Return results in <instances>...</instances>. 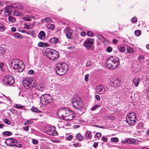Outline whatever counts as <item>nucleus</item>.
<instances>
[{
  "label": "nucleus",
  "mask_w": 149,
  "mask_h": 149,
  "mask_svg": "<svg viewBox=\"0 0 149 149\" xmlns=\"http://www.w3.org/2000/svg\"><path fill=\"white\" fill-rule=\"evenodd\" d=\"M73 145L75 147H77L81 146L80 144L79 143H74L73 144Z\"/></svg>",
  "instance_id": "6e6d98bb"
},
{
  "label": "nucleus",
  "mask_w": 149,
  "mask_h": 149,
  "mask_svg": "<svg viewBox=\"0 0 149 149\" xmlns=\"http://www.w3.org/2000/svg\"><path fill=\"white\" fill-rule=\"evenodd\" d=\"M141 128H140V133H143V134H141L143 135V134H145L144 130L145 129H146L144 128H142V127H143V124H142V123H141L140 122V127L141 126Z\"/></svg>",
  "instance_id": "7c9ffc66"
},
{
  "label": "nucleus",
  "mask_w": 149,
  "mask_h": 149,
  "mask_svg": "<svg viewBox=\"0 0 149 149\" xmlns=\"http://www.w3.org/2000/svg\"><path fill=\"white\" fill-rule=\"evenodd\" d=\"M27 91L29 93L30 95H31L33 97H36L38 96V94L35 92V91L33 90V87H32V89L30 90L27 89Z\"/></svg>",
  "instance_id": "6ab92c4d"
},
{
  "label": "nucleus",
  "mask_w": 149,
  "mask_h": 149,
  "mask_svg": "<svg viewBox=\"0 0 149 149\" xmlns=\"http://www.w3.org/2000/svg\"><path fill=\"white\" fill-rule=\"evenodd\" d=\"M11 112L14 115H17V111L14 109H10Z\"/></svg>",
  "instance_id": "37998d69"
},
{
  "label": "nucleus",
  "mask_w": 149,
  "mask_h": 149,
  "mask_svg": "<svg viewBox=\"0 0 149 149\" xmlns=\"http://www.w3.org/2000/svg\"><path fill=\"white\" fill-rule=\"evenodd\" d=\"M13 36L16 38L22 39L23 38L22 36L21 35L20 33H14L12 36Z\"/></svg>",
  "instance_id": "393cba45"
},
{
  "label": "nucleus",
  "mask_w": 149,
  "mask_h": 149,
  "mask_svg": "<svg viewBox=\"0 0 149 149\" xmlns=\"http://www.w3.org/2000/svg\"><path fill=\"white\" fill-rule=\"evenodd\" d=\"M58 65H59L61 68H63V70H62V71H63L64 72H66L68 70V66L66 64L60 63H58Z\"/></svg>",
  "instance_id": "f3484780"
},
{
  "label": "nucleus",
  "mask_w": 149,
  "mask_h": 149,
  "mask_svg": "<svg viewBox=\"0 0 149 149\" xmlns=\"http://www.w3.org/2000/svg\"><path fill=\"white\" fill-rule=\"evenodd\" d=\"M12 8L10 6H6L5 8L4 14L6 16H9L12 13Z\"/></svg>",
  "instance_id": "dca6fc26"
},
{
  "label": "nucleus",
  "mask_w": 149,
  "mask_h": 149,
  "mask_svg": "<svg viewBox=\"0 0 149 149\" xmlns=\"http://www.w3.org/2000/svg\"><path fill=\"white\" fill-rule=\"evenodd\" d=\"M4 122L7 125H10L11 122L7 119L5 118L3 120Z\"/></svg>",
  "instance_id": "c03bdc74"
},
{
  "label": "nucleus",
  "mask_w": 149,
  "mask_h": 149,
  "mask_svg": "<svg viewBox=\"0 0 149 149\" xmlns=\"http://www.w3.org/2000/svg\"><path fill=\"white\" fill-rule=\"evenodd\" d=\"M22 83L24 87L26 89L30 90L32 89V87L35 86L36 82L35 80H32L29 78H26L23 80Z\"/></svg>",
  "instance_id": "39448f33"
},
{
  "label": "nucleus",
  "mask_w": 149,
  "mask_h": 149,
  "mask_svg": "<svg viewBox=\"0 0 149 149\" xmlns=\"http://www.w3.org/2000/svg\"><path fill=\"white\" fill-rule=\"evenodd\" d=\"M145 134H143V136H149V128L148 130L145 129Z\"/></svg>",
  "instance_id": "473e14b6"
},
{
  "label": "nucleus",
  "mask_w": 149,
  "mask_h": 149,
  "mask_svg": "<svg viewBox=\"0 0 149 149\" xmlns=\"http://www.w3.org/2000/svg\"><path fill=\"white\" fill-rule=\"evenodd\" d=\"M112 49L111 47H109L107 49V52H110L112 51Z\"/></svg>",
  "instance_id": "3c124183"
},
{
  "label": "nucleus",
  "mask_w": 149,
  "mask_h": 149,
  "mask_svg": "<svg viewBox=\"0 0 149 149\" xmlns=\"http://www.w3.org/2000/svg\"><path fill=\"white\" fill-rule=\"evenodd\" d=\"M8 21L10 22L13 23L15 22V19L13 17L10 16H9Z\"/></svg>",
  "instance_id": "c756f323"
},
{
  "label": "nucleus",
  "mask_w": 149,
  "mask_h": 149,
  "mask_svg": "<svg viewBox=\"0 0 149 149\" xmlns=\"http://www.w3.org/2000/svg\"><path fill=\"white\" fill-rule=\"evenodd\" d=\"M57 114L59 118L66 121L72 120L75 116V114L73 111L65 108L58 110L57 111Z\"/></svg>",
  "instance_id": "f257e3e1"
},
{
  "label": "nucleus",
  "mask_w": 149,
  "mask_h": 149,
  "mask_svg": "<svg viewBox=\"0 0 149 149\" xmlns=\"http://www.w3.org/2000/svg\"><path fill=\"white\" fill-rule=\"evenodd\" d=\"M23 20L26 21H29L31 20V19L30 18L28 17H23Z\"/></svg>",
  "instance_id": "79ce46f5"
},
{
  "label": "nucleus",
  "mask_w": 149,
  "mask_h": 149,
  "mask_svg": "<svg viewBox=\"0 0 149 149\" xmlns=\"http://www.w3.org/2000/svg\"><path fill=\"white\" fill-rule=\"evenodd\" d=\"M94 40L91 38H88L84 42V46L88 49L93 50L94 47L93 45Z\"/></svg>",
  "instance_id": "6e6552de"
},
{
  "label": "nucleus",
  "mask_w": 149,
  "mask_h": 149,
  "mask_svg": "<svg viewBox=\"0 0 149 149\" xmlns=\"http://www.w3.org/2000/svg\"><path fill=\"white\" fill-rule=\"evenodd\" d=\"M106 64L109 68L115 69L120 65L119 59L117 57H110L107 59Z\"/></svg>",
  "instance_id": "7ed1b4c3"
},
{
  "label": "nucleus",
  "mask_w": 149,
  "mask_h": 149,
  "mask_svg": "<svg viewBox=\"0 0 149 149\" xmlns=\"http://www.w3.org/2000/svg\"><path fill=\"white\" fill-rule=\"evenodd\" d=\"M64 33L66 34V37L69 39L72 38V31L70 27H66L64 30Z\"/></svg>",
  "instance_id": "f8f14e48"
},
{
  "label": "nucleus",
  "mask_w": 149,
  "mask_h": 149,
  "mask_svg": "<svg viewBox=\"0 0 149 149\" xmlns=\"http://www.w3.org/2000/svg\"><path fill=\"white\" fill-rule=\"evenodd\" d=\"M89 75L88 74H87L85 76V80L86 81H88V77Z\"/></svg>",
  "instance_id": "603ef678"
},
{
  "label": "nucleus",
  "mask_w": 149,
  "mask_h": 149,
  "mask_svg": "<svg viewBox=\"0 0 149 149\" xmlns=\"http://www.w3.org/2000/svg\"><path fill=\"white\" fill-rule=\"evenodd\" d=\"M62 70H63L59 65H58V64L57 65L55 68L56 72L59 75H62L66 72H64L63 71H62Z\"/></svg>",
  "instance_id": "ddd939ff"
},
{
  "label": "nucleus",
  "mask_w": 149,
  "mask_h": 149,
  "mask_svg": "<svg viewBox=\"0 0 149 149\" xmlns=\"http://www.w3.org/2000/svg\"><path fill=\"white\" fill-rule=\"evenodd\" d=\"M4 66V64L2 63H0V68L2 70Z\"/></svg>",
  "instance_id": "338daca9"
},
{
  "label": "nucleus",
  "mask_w": 149,
  "mask_h": 149,
  "mask_svg": "<svg viewBox=\"0 0 149 149\" xmlns=\"http://www.w3.org/2000/svg\"><path fill=\"white\" fill-rule=\"evenodd\" d=\"M87 34L88 36L90 37H92L93 36V34L92 31H88L87 32Z\"/></svg>",
  "instance_id": "49530a36"
},
{
  "label": "nucleus",
  "mask_w": 149,
  "mask_h": 149,
  "mask_svg": "<svg viewBox=\"0 0 149 149\" xmlns=\"http://www.w3.org/2000/svg\"><path fill=\"white\" fill-rule=\"evenodd\" d=\"M12 133L9 131H5L3 132V134L5 136H10L12 135Z\"/></svg>",
  "instance_id": "c85d7f7f"
},
{
  "label": "nucleus",
  "mask_w": 149,
  "mask_h": 149,
  "mask_svg": "<svg viewBox=\"0 0 149 149\" xmlns=\"http://www.w3.org/2000/svg\"><path fill=\"white\" fill-rule=\"evenodd\" d=\"M34 26L33 24H30L29 25V29H32L34 27Z\"/></svg>",
  "instance_id": "0e129e2a"
},
{
  "label": "nucleus",
  "mask_w": 149,
  "mask_h": 149,
  "mask_svg": "<svg viewBox=\"0 0 149 149\" xmlns=\"http://www.w3.org/2000/svg\"><path fill=\"white\" fill-rule=\"evenodd\" d=\"M72 102L73 107L76 109H79L81 108L82 101L81 99L79 98H74Z\"/></svg>",
  "instance_id": "9d476101"
},
{
  "label": "nucleus",
  "mask_w": 149,
  "mask_h": 149,
  "mask_svg": "<svg viewBox=\"0 0 149 149\" xmlns=\"http://www.w3.org/2000/svg\"><path fill=\"white\" fill-rule=\"evenodd\" d=\"M34 72L33 70H29L28 71V73L31 75L33 74H34Z\"/></svg>",
  "instance_id": "052dcab7"
},
{
  "label": "nucleus",
  "mask_w": 149,
  "mask_h": 149,
  "mask_svg": "<svg viewBox=\"0 0 149 149\" xmlns=\"http://www.w3.org/2000/svg\"><path fill=\"white\" fill-rule=\"evenodd\" d=\"M118 49L120 52H123L125 51V48L124 46H120L118 47Z\"/></svg>",
  "instance_id": "2f4dec72"
},
{
  "label": "nucleus",
  "mask_w": 149,
  "mask_h": 149,
  "mask_svg": "<svg viewBox=\"0 0 149 149\" xmlns=\"http://www.w3.org/2000/svg\"><path fill=\"white\" fill-rule=\"evenodd\" d=\"M134 33L136 36H140V31L139 30L135 31Z\"/></svg>",
  "instance_id": "864d4df0"
},
{
  "label": "nucleus",
  "mask_w": 149,
  "mask_h": 149,
  "mask_svg": "<svg viewBox=\"0 0 149 149\" xmlns=\"http://www.w3.org/2000/svg\"><path fill=\"white\" fill-rule=\"evenodd\" d=\"M96 91L98 94H102L105 91V88L103 85H100L96 87Z\"/></svg>",
  "instance_id": "2eb2a0df"
},
{
  "label": "nucleus",
  "mask_w": 149,
  "mask_h": 149,
  "mask_svg": "<svg viewBox=\"0 0 149 149\" xmlns=\"http://www.w3.org/2000/svg\"><path fill=\"white\" fill-rule=\"evenodd\" d=\"M92 63L91 61H88L86 63V65L87 67H89L91 66Z\"/></svg>",
  "instance_id": "5fc2aeb1"
},
{
  "label": "nucleus",
  "mask_w": 149,
  "mask_h": 149,
  "mask_svg": "<svg viewBox=\"0 0 149 149\" xmlns=\"http://www.w3.org/2000/svg\"><path fill=\"white\" fill-rule=\"evenodd\" d=\"M113 82L114 83V87H116L119 85V81L118 80H114V81Z\"/></svg>",
  "instance_id": "72a5a7b5"
},
{
  "label": "nucleus",
  "mask_w": 149,
  "mask_h": 149,
  "mask_svg": "<svg viewBox=\"0 0 149 149\" xmlns=\"http://www.w3.org/2000/svg\"><path fill=\"white\" fill-rule=\"evenodd\" d=\"M46 133L51 136H56L58 134L57 132L55 130V127H49L47 129Z\"/></svg>",
  "instance_id": "9b49d317"
},
{
  "label": "nucleus",
  "mask_w": 149,
  "mask_h": 149,
  "mask_svg": "<svg viewBox=\"0 0 149 149\" xmlns=\"http://www.w3.org/2000/svg\"><path fill=\"white\" fill-rule=\"evenodd\" d=\"M97 37L101 40H102L104 39V37L100 35H98L97 36Z\"/></svg>",
  "instance_id": "13d9d810"
},
{
  "label": "nucleus",
  "mask_w": 149,
  "mask_h": 149,
  "mask_svg": "<svg viewBox=\"0 0 149 149\" xmlns=\"http://www.w3.org/2000/svg\"><path fill=\"white\" fill-rule=\"evenodd\" d=\"M137 18L136 17H134L132 18L131 21L132 23H135L137 21Z\"/></svg>",
  "instance_id": "ea45409f"
},
{
  "label": "nucleus",
  "mask_w": 149,
  "mask_h": 149,
  "mask_svg": "<svg viewBox=\"0 0 149 149\" xmlns=\"http://www.w3.org/2000/svg\"><path fill=\"white\" fill-rule=\"evenodd\" d=\"M114 81V80H110L109 81V84L112 87H114V83L113 82Z\"/></svg>",
  "instance_id": "4d7b16f0"
},
{
  "label": "nucleus",
  "mask_w": 149,
  "mask_h": 149,
  "mask_svg": "<svg viewBox=\"0 0 149 149\" xmlns=\"http://www.w3.org/2000/svg\"><path fill=\"white\" fill-rule=\"evenodd\" d=\"M33 123V121L32 120H27L24 123V124L26 125L28 124H32Z\"/></svg>",
  "instance_id": "09e8293b"
},
{
  "label": "nucleus",
  "mask_w": 149,
  "mask_h": 149,
  "mask_svg": "<svg viewBox=\"0 0 149 149\" xmlns=\"http://www.w3.org/2000/svg\"><path fill=\"white\" fill-rule=\"evenodd\" d=\"M101 139L104 142H107V138L105 137L104 136H103Z\"/></svg>",
  "instance_id": "bf43d9fd"
},
{
  "label": "nucleus",
  "mask_w": 149,
  "mask_h": 149,
  "mask_svg": "<svg viewBox=\"0 0 149 149\" xmlns=\"http://www.w3.org/2000/svg\"><path fill=\"white\" fill-rule=\"evenodd\" d=\"M10 63L12 67L17 72H22L25 68L24 65L22 61L18 59H13Z\"/></svg>",
  "instance_id": "f03ea898"
},
{
  "label": "nucleus",
  "mask_w": 149,
  "mask_h": 149,
  "mask_svg": "<svg viewBox=\"0 0 149 149\" xmlns=\"http://www.w3.org/2000/svg\"><path fill=\"white\" fill-rule=\"evenodd\" d=\"M24 107V106L20 104H16L15 105V107L17 109H22Z\"/></svg>",
  "instance_id": "a19ab883"
},
{
  "label": "nucleus",
  "mask_w": 149,
  "mask_h": 149,
  "mask_svg": "<svg viewBox=\"0 0 149 149\" xmlns=\"http://www.w3.org/2000/svg\"><path fill=\"white\" fill-rule=\"evenodd\" d=\"M77 139L79 141H82L84 139L83 136L80 134H78L76 136Z\"/></svg>",
  "instance_id": "a878e982"
},
{
  "label": "nucleus",
  "mask_w": 149,
  "mask_h": 149,
  "mask_svg": "<svg viewBox=\"0 0 149 149\" xmlns=\"http://www.w3.org/2000/svg\"><path fill=\"white\" fill-rule=\"evenodd\" d=\"M38 36L39 39L43 40L45 38L46 35L45 32L43 31H41L38 33Z\"/></svg>",
  "instance_id": "a211bd4d"
},
{
  "label": "nucleus",
  "mask_w": 149,
  "mask_h": 149,
  "mask_svg": "<svg viewBox=\"0 0 149 149\" xmlns=\"http://www.w3.org/2000/svg\"><path fill=\"white\" fill-rule=\"evenodd\" d=\"M14 146L17 147H18L21 148L22 147V145L20 144L19 142H17L16 141L15 143H14Z\"/></svg>",
  "instance_id": "f704fd0d"
},
{
  "label": "nucleus",
  "mask_w": 149,
  "mask_h": 149,
  "mask_svg": "<svg viewBox=\"0 0 149 149\" xmlns=\"http://www.w3.org/2000/svg\"><path fill=\"white\" fill-rule=\"evenodd\" d=\"M73 138V136L72 135H70L67 137V139L69 140H71Z\"/></svg>",
  "instance_id": "680f3d73"
},
{
  "label": "nucleus",
  "mask_w": 149,
  "mask_h": 149,
  "mask_svg": "<svg viewBox=\"0 0 149 149\" xmlns=\"http://www.w3.org/2000/svg\"><path fill=\"white\" fill-rule=\"evenodd\" d=\"M126 141L129 144H132V143H134V142L132 141V140H131L130 139H127Z\"/></svg>",
  "instance_id": "de8ad7c7"
},
{
  "label": "nucleus",
  "mask_w": 149,
  "mask_h": 149,
  "mask_svg": "<svg viewBox=\"0 0 149 149\" xmlns=\"http://www.w3.org/2000/svg\"><path fill=\"white\" fill-rule=\"evenodd\" d=\"M127 122L130 125H135L136 120V116L134 112H131L129 113L126 117Z\"/></svg>",
  "instance_id": "423d86ee"
},
{
  "label": "nucleus",
  "mask_w": 149,
  "mask_h": 149,
  "mask_svg": "<svg viewBox=\"0 0 149 149\" xmlns=\"http://www.w3.org/2000/svg\"><path fill=\"white\" fill-rule=\"evenodd\" d=\"M140 81V79L137 78H134L133 80V82L134 85L136 86H138Z\"/></svg>",
  "instance_id": "5701e85b"
},
{
  "label": "nucleus",
  "mask_w": 149,
  "mask_h": 149,
  "mask_svg": "<svg viewBox=\"0 0 149 149\" xmlns=\"http://www.w3.org/2000/svg\"><path fill=\"white\" fill-rule=\"evenodd\" d=\"M127 50L128 52L130 53H132L133 52V49L131 47H127Z\"/></svg>",
  "instance_id": "c9c22d12"
},
{
  "label": "nucleus",
  "mask_w": 149,
  "mask_h": 149,
  "mask_svg": "<svg viewBox=\"0 0 149 149\" xmlns=\"http://www.w3.org/2000/svg\"><path fill=\"white\" fill-rule=\"evenodd\" d=\"M49 45L48 43L42 42H40L38 44V46L41 47H49Z\"/></svg>",
  "instance_id": "4be33fe9"
},
{
  "label": "nucleus",
  "mask_w": 149,
  "mask_h": 149,
  "mask_svg": "<svg viewBox=\"0 0 149 149\" xmlns=\"http://www.w3.org/2000/svg\"><path fill=\"white\" fill-rule=\"evenodd\" d=\"M44 52L45 55L52 60H56L59 58V55L58 52L55 50L47 48L44 49Z\"/></svg>",
  "instance_id": "20e7f679"
},
{
  "label": "nucleus",
  "mask_w": 149,
  "mask_h": 149,
  "mask_svg": "<svg viewBox=\"0 0 149 149\" xmlns=\"http://www.w3.org/2000/svg\"><path fill=\"white\" fill-rule=\"evenodd\" d=\"M47 28L48 29H50L51 30H53L54 29V27L53 24H49L47 26Z\"/></svg>",
  "instance_id": "e433bc0d"
},
{
  "label": "nucleus",
  "mask_w": 149,
  "mask_h": 149,
  "mask_svg": "<svg viewBox=\"0 0 149 149\" xmlns=\"http://www.w3.org/2000/svg\"><path fill=\"white\" fill-rule=\"evenodd\" d=\"M5 28L3 24L0 25V31H3L5 30Z\"/></svg>",
  "instance_id": "a18cd8bd"
},
{
  "label": "nucleus",
  "mask_w": 149,
  "mask_h": 149,
  "mask_svg": "<svg viewBox=\"0 0 149 149\" xmlns=\"http://www.w3.org/2000/svg\"><path fill=\"white\" fill-rule=\"evenodd\" d=\"M36 87V88L38 90L40 91H42L44 90V87L42 85L40 84L37 85V86L35 85L34 87Z\"/></svg>",
  "instance_id": "b1692460"
},
{
  "label": "nucleus",
  "mask_w": 149,
  "mask_h": 149,
  "mask_svg": "<svg viewBox=\"0 0 149 149\" xmlns=\"http://www.w3.org/2000/svg\"><path fill=\"white\" fill-rule=\"evenodd\" d=\"M85 137L86 138L88 139H91L92 138V132L91 131H87L85 134Z\"/></svg>",
  "instance_id": "412c9836"
},
{
  "label": "nucleus",
  "mask_w": 149,
  "mask_h": 149,
  "mask_svg": "<svg viewBox=\"0 0 149 149\" xmlns=\"http://www.w3.org/2000/svg\"><path fill=\"white\" fill-rule=\"evenodd\" d=\"M6 49L2 47H0V55L3 56L5 52Z\"/></svg>",
  "instance_id": "bb28decb"
},
{
  "label": "nucleus",
  "mask_w": 149,
  "mask_h": 149,
  "mask_svg": "<svg viewBox=\"0 0 149 149\" xmlns=\"http://www.w3.org/2000/svg\"><path fill=\"white\" fill-rule=\"evenodd\" d=\"M41 102L44 103L46 105L52 102V98L51 96L48 94L42 95L40 97Z\"/></svg>",
  "instance_id": "0eeeda50"
},
{
  "label": "nucleus",
  "mask_w": 149,
  "mask_h": 149,
  "mask_svg": "<svg viewBox=\"0 0 149 149\" xmlns=\"http://www.w3.org/2000/svg\"><path fill=\"white\" fill-rule=\"evenodd\" d=\"M100 107L99 106L97 105H95L92 108L91 110L92 111H94L97 108H98Z\"/></svg>",
  "instance_id": "8fccbe9b"
},
{
  "label": "nucleus",
  "mask_w": 149,
  "mask_h": 149,
  "mask_svg": "<svg viewBox=\"0 0 149 149\" xmlns=\"http://www.w3.org/2000/svg\"><path fill=\"white\" fill-rule=\"evenodd\" d=\"M111 140L112 142H117L118 141V139L117 137L112 138Z\"/></svg>",
  "instance_id": "58836bf2"
},
{
  "label": "nucleus",
  "mask_w": 149,
  "mask_h": 149,
  "mask_svg": "<svg viewBox=\"0 0 149 149\" xmlns=\"http://www.w3.org/2000/svg\"><path fill=\"white\" fill-rule=\"evenodd\" d=\"M31 110L33 112H35L36 113H41V111L38 109L37 108L35 107H32L31 108Z\"/></svg>",
  "instance_id": "cd10ccee"
},
{
  "label": "nucleus",
  "mask_w": 149,
  "mask_h": 149,
  "mask_svg": "<svg viewBox=\"0 0 149 149\" xmlns=\"http://www.w3.org/2000/svg\"><path fill=\"white\" fill-rule=\"evenodd\" d=\"M101 133H99V132L97 133H96V135H95V136H96L97 137H98V138L101 137Z\"/></svg>",
  "instance_id": "e2e57ef3"
},
{
  "label": "nucleus",
  "mask_w": 149,
  "mask_h": 149,
  "mask_svg": "<svg viewBox=\"0 0 149 149\" xmlns=\"http://www.w3.org/2000/svg\"><path fill=\"white\" fill-rule=\"evenodd\" d=\"M16 140L12 138L7 139L6 140L5 143L8 145L11 146H14V143H15Z\"/></svg>",
  "instance_id": "4468645a"
},
{
  "label": "nucleus",
  "mask_w": 149,
  "mask_h": 149,
  "mask_svg": "<svg viewBox=\"0 0 149 149\" xmlns=\"http://www.w3.org/2000/svg\"><path fill=\"white\" fill-rule=\"evenodd\" d=\"M32 142L33 144H37L38 143V141L37 140L35 139H33Z\"/></svg>",
  "instance_id": "69168bd1"
},
{
  "label": "nucleus",
  "mask_w": 149,
  "mask_h": 149,
  "mask_svg": "<svg viewBox=\"0 0 149 149\" xmlns=\"http://www.w3.org/2000/svg\"><path fill=\"white\" fill-rule=\"evenodd\" d=\"M3 82L6 85H13L14 83V78L11 75H7L4 77Z\"/></svg>",
  "instance_id": "1a4fd4ad"
},
{
  "label": "nucleus",
  "mask_w": 149,
  "mask_h": 149,
  "mask_svg": "<svg viewBox=\"0 0 149 149\" xmlns=\"http://www.w3.org/2000/svg\"><path fill=\"white\" fill-rule=\"evenodd\" d=\"M58 39L56 37L52 38L49 40V42L52 44H55L57 43L58 42Z\"/></svg>",
  "instance_id": "aec40b11"
},
{
  "label": "nucleus",
  "mask_w": 149,
  "mask_h": 149,
  "mask_svg": "<svg viewBox=\"0 0 149 149\" xmlns=\"http://www.w3.org/2000/svg\"><path fill=\"white\" fill-rule=\"evenodd\" d=\"M98 143H97L95 142L94 143L93 146L94 148H96L98 146Z\"/></svg>",
  "instance_id": "774afa93"
},
{
  "label": "nucleus",
  "mask_w": 149,
  "mask_h": 149,
  "mask_svg": "<svg viewBox=\"0 0 149 149\" xmlns=\"http://www.w3.org/2000/svg\"><path fill=\"white\" fill-rule=\"evenodd\" d=\"M50 19V18L49 17H46L42 19L41 21L42 22H49Z\"/></svg>",
  "instance_id": "4c0bfd02"
}]
</instances>
